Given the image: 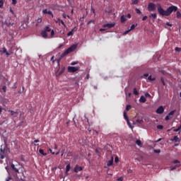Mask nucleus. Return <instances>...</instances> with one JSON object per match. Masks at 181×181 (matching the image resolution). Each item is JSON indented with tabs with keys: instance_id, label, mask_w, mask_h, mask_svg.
<instances>
[{
	"instance_id": "nucleus-54",
	"label": "nucleus",
	"mask_w": 181,
	"mask_h": 181,
	"mask_svg": "<svg viewBox=\"0 0 181 181\" xmlns=\"http://www.w3.org/2000/svg\"><path fill=\"white\" fill-rule=\"evenodd\" d=\"M126 18H128V19H131V14L128 13L127 16H125Z\"/></svg>"
},
{
	"instance_id": "nucleus-29",
	"label": "nucleus",
	"mask_w": 181,
	"mask_h": 181,
	"mask_svg": "<svg viewBox=\"0 0 181 181\" xmlns=\"http://www.w3.org/2000/svg\"><path fill=\"white\" fill-rule=\"evenodd\" d=\"M6 181H13V179L12 178V176L10 175L6 178Z\"/></svg>"
},
{
	"instance_id": "nucleus-2",
	"label": "nucleus",
	"mask_w": 181,
	"mask_h": 181,
	"mask_svg": "<svg viewBox=\"0 0 181 181\" xmlns=\"http://www.w3.org/2000/svg\"><path fill=\"white\" fill-rule=\"evenodd\" d=\"M76 49H77V45H73L70 47H69L66 50L64 51V53H62L61 54V56L59 57V58L57 60L58 63L60 62V60H62V59H63L64 57H66V56H67V54L71 53V52H74V50H76Z\"/></svg>"
},
{
	"instance_id": "nucleus-31",
	"label": "nucleus",
	"mask_w": 181,
	"mask_h": 181,
	"mask_svg": "<svg viewBox=\"0 0 181 181\" xmlns=\"http://www.w3.org/2000/svg\"><path fill=\"white\" fill-rule=\"evenodd\" d=\"M45 32H52V29H50V28L49 26H47L45 28V30H44Z\"/></svg>"
},
{
	"instance_id": "nucleus-25",
	"label": "nucleus",
	"mask_w": 181,
	"mask_h": 181,
	"mask_svg": "<svg viewBox=\"0 0 181 181\" xmlns=\"http://www.w3.org/2000/svg\"><path fill=\"white\" fill-rule=\"evenodd\" d=\"M176 18L177 19H180L181 18V13H180V11H177Z\"/></svg>"
},
{
	"instance_id": "nucleus-48",
	"label": "nucleus",
	"mask_w": 181,
	"mask_h": 181,
	"mask_svg": "<svg viewBox=\"0 0 181 181\" xmlns=\"http://www.w3.org/2000/svg\"><path fill=\"white\" fill-rule=\"evenodd\" d=\"M175 52H180L181 48L177 47H175Z\"/></svg>"
},
{
	"instance_id": "nucleus-22",
	"label": "nucleus",
	"mask_w": 181,
	"mask_h": 181,
	"mask_svg": "<svg viewBox=\"0 0 181 181\" xmlns=\"http://www.w3.org/2000/svg\"><path fill=\"white\" fill-rule=\"evenodd\" d=\"M136 122H137V124H144V119L142 117L139 118L136 120Z\"/></svg>"
},
{
	"instance_id": "nucleus-32",
	"label": "nucleus",
	"mask_w": 181,
	"mask_h": 181,
	"mask_svg": "<svg viewBox=\"0 0 181 181\" xmlns=\"http://www.w3.org/2000/svg\"><path fill=\"white\" fill-rule=\"evenodd\" d=\"M115 163H118V162H119V158H118V156H115Z\"/></svg>"
},
{
	"instance_id": "nucleus-35",
	"label": "nucleus",
	"mask_w": 181,
	"mask_h": 181,
	"mask_svg": "<svg viewBox=\"0 0 181 181\" xmlns=\"http://www.w3.org/2000/svg\"><path fill=\"white\" fill-rule=\"evenodd\" d=\"M177 168H179V165H176L175 166L171 167L170 170H175Z\"/></svg>"
},
{
	"instance_id": "nucleus-33",
	"label": "nucleus",
	"mask_w": 181,
	"mask_h": 181,
	"mask_svg": "<svg viewBox=\"0 0 181 181\" xmlns=\"http://www.w3.org/2000/svg\"><path fill=\"white\" fill-rule=\"evenodd\" d=\"M58 21L61 22L62 25H63V26L66 27V24L64 23V21H63V20H61L60 18H58Z\"/></svg>"
},
{
	"instance_id": "nucleus-18",
	"label": "nucleus",
	"mask_w": 181,
	"mask_h": 181,
	"mask_svg": "<svg viewBox=\"0 0 181 181\" xmlns=\"http://www.w3.org/2000/svg\"><path fill=\"white\" fill-rule=\"evenodd\" d=\"M70 169H71V167L70 166V164H68L66 167V175H69V172H70Z\"/></svg>"
},
{
	"instance_id": "nucleus-62",
	"label": "nucleus",
	"mask_w": 181,
	"mask_h": 181,
	"mask_svg": "<svg viewBox=\"0 0 181 181\" xmlns=\"http://www.w3.org/2000/svg\"><path fill=\"white\" fill-rule=\"evenodd\" d=\"M54 30H52L51 31V36H54Z\"/></svg>"
},
{
	"instance_id": "nucleus-58",
	"label": "nucleus",
	"mask_w": 181,
	"mask_h": 181,
	"mask_svg": "<svg viewBox=\"0 0 181 181\" xmlns=\"http://www.w3.org/2000/svg\"><path fill=\"white\" fill-rule=\"evenodd\" d=\"M37 142H40V139H37V140H35L33 141L34 144H37Z\"/></svg>"
},
{
	"instance_id": "nucleus-10",
	"label": "nucleus",
	"mask_w": 181,
	"mask_h": 181,
	"mask_svg": "<svg viewBox=\"0 0 181 181\" xmlns=\"http://www.w3.org/2000/svg\"><path fill=\"white\" fill-rule=\"evenodd\" d=\"M81 170H83V167L78 165L74 167V172H75V173H78V172H81Z\"/></svg>"
},
{
	"instance_id": "nucleus-55",
	"label": "nucleus",
	"mask_w": 181,
	"mask_h": 181,
	"mask_svg": "<svg viewBox=\"0 0 181 181\" xmlns=\"http://www.w3.org/2000/svg\"><path fill=\"white\" fill-rule=\"evenodd\" d=\"M148 19V16H144L142 18V21H146Z\"/></svg>"
},
{
	"instance_id": "nucleus-7",
	"label": "nucleus",
	"mask_w": 181,
	"mask_h": 181,
	"mask_svg": "<svg viewBox=\"0 0 181 181\" xmlns=\"http://www.w3.org/2000/svg\"><path fill=\"white\" fill-rule=\"evenodd\" d=\"M156 114H162L163 112H165V107L163 106H160L157 108L156 111Z\"/></svg>"
},
{
	"instance_id": "nucleus-61",
	"label": "nucleus",
	"mask_w": 181,
	"mask_h": 181,
	"mask_svg": "<svg viewBox=\"0 0 181 181\" xmlns=\"http://www.w3.org/2000/svg\"><path fill=\"white\" fill-rule=\"evenodd\" d=\"M85 118H86V122L88 123V124L89 127H90V122H88V118L86 117V116H85Z\"/></svg>"
},
{
	"instance_id": "nucleus-23",
	"label": "nucleus",
	"mask_w": 181,
	"mask_h": 181,
	"mask_svg": "<svg viewBox=\"0 0 181 181\" xmlns=\"http://www.w3.org/2000/svg\"><path fill=\"white\" fill-rule=\"evenodd\" d=\"M136 26H138V23L136 24H132V26L130 27V29H129L130 31L131 30H134V29H135V28H136Z\"/></svg>"
},
{
	"instance_id": "nucleus-3",
	"label": "nucleus",
	"mask_w": 181,
	"mask_h": 181,
	"mask_svg": "<svg viewBox=\"0 0 181 181\" xmlns=\"http://www.w3.org/2000/svg\"><path fill=\"white\" fill-rule=\"evenodd\" d=\"M10 151H9V148H8V145H5L4 148H2V146L1 147L0 149V156H1V159H4L5 156L4 155H5V153H9Z\"/></svg>"
},
{
	"instance_id": "nucleus-19",
	"label": "nucleus",
	"mask_w": 181,
	"mask_h": 181,
	"mask_svg": "<svg viewBox=\"0 0 181 181\" xmlns=\"http://www.w3.org/2000/svg\"><path fill=\"white\" fill-rule=\"evenodd\" d=\"M175 112H176V110H173L168 113V116L173 118V115H175Z\"/></svg>"
},
{
	"instance_id": "nucleus-47",
	"label": "nucleus",
	"mask_w": 181,
	"mask_h": 181,
	"mask_svg": "<svg viewBox=\"0 0 181 181\" xmlns=\"http://www.w3.org/2000/svg\"><path fill=\"white\" fill-rule=\"evenodd\" d=\"M154 153H160V149L154 150Z\"/></svg>"
},
{
	"instance_id": "nucleus-26",
	"label": "nucleus",
	"mask_w": 181,
	"mask_h": 181,
	"mask_svg": "<svg viewBox=\"0 0 181 181\" xmlns=\"http://www.w3.org/2000/svg\"><path fill=\"white\" fill-rule=\"evenodd\" d=\"M134 95H139V92H138V90H136V88H134Z\"/></svg>"
},
{
	"instance_id": "nucleus-11",
	"label": "nucleus",
	"mask_w": 181,
	"mask_h": 181,
	"mask_svg": "<svg viewBox=\"0 0 181 181\" xmlns=\"http://www.w3.org/2000/svg\"><path fill=\"white\" fill-rule=\"evenodd\" d=\"M170 141L173 142H180V139L177 136H173L172 139H170Z\"/></svg>"
},
{
	"instance_id": "nucleus-56",
	"label": "nucleus",
	"mask_w": 181,
	"mask_h": 181,
	"mask_svg": "<svg viewBox=\"0 0 181 181\" xmlns=\"http://www.w3.org/2000/svg\"><path fill=\"white\" fill-rule=\"evenodd\" d=\"M179 131L180 130L179 129V127H177V129L173 130V132H179Z\"/></svg>"
},
{
	"instance_id": "nucleus-59",
	"label": "nucleus",
	"mask_w": 181,
	"mask_h": 181,
	"mask_svg": "<svg viewBox=\"0 0 181 181\" xmlns=\"http://www.w3.org/2000/svg\"><path fill=\"white\" fill-rule=\"evenodd\" d=\"M62 16L64 19H66V18H67V15H66V13H64L62 14Z\"/></svg>"
},
{
	"instance_id": "nucleus-46",
	"label": "nucleus",
	"mask_w": 181,
	"mask_h": 181,
	"mask_svg": "<svg viewBox=\"0 0 181 181\" xmlns=\"http://www.w3.org/2000/svg\"><path fill=\"white\" fill-rule=\"evenodd\" d=\"M78 64V62H71V66H76V64Z\"/></svg>"
},
{
	"instance_id": "nucleus-53",
	"label": "nucleus",
	"mask_w": 181,
	"mask_h": 181,
	"mask_svg": "<svg viewBox=\"0 0 181 181\" xmlns=\"http://www.w3.org/2000/svg\"><path fill=\"white\" fill-rule=\"evenodd\" d=\"M2 50H3V53H5V54L8 52L6 50V48H5V47H3Z\"/></svg>"
},
{
	"instance_id": "nucleus-21",
	"label": "nucleus",
	"mask_w": 181,
	"mask_h": 181,
	"mask_svg": "<svg viewBox=\"0 0 181 181\" xmlns=\"http://www.w3.org/2000/svg\"><path fill=\"white\" fill-rule=\"evenodd\" d=\"M39 152L41 155H42V156H46L47 155V153H45V151L42 148L39 149Z\"/></svg>"
},
{
	"instance_id": "nucleus-39",
	"label": "nucleus",
	"mask_w": 181,
	"mask_h": 181,
	"mask_svg": "<svg viewBox=\"0 0 181 181\" xmlns=\"http://www.w3.org/2000/svg\"><path fill=\"white\" fill-rule=\"evenodd\" d=\"M149 74H144L143 76H141V78H144V77H148Z\"/></svg>"
},
{
	"instance_id": "nucleus-50",
	"label": "nucleus",
	"mask_w": 181,
	"mask_h": 181,
	"mask_svg": "<svg viewBox=\"0 0 181 181\" xmlns=\"http://www.w3.org/2000/svg\"><path fill=\"white\" fill-rule=\"evenodd\" d=\"M9 112H11V115H13L16 114V112H14L13 110H9Z\"/></svg>"
},
{
	"instance_id": "nucleus-57",
	"label": "nucleus",
	"mask_w": 181,
	"mask_h": 181,
	"mask_svg": "<svg viewBox=\"0 0 181 181\" xmlns=\"http://www.w3.org/2000/svg\"><path fill=\"white\" fill-rule=\"evenodd\" d=\"M12 4H13V5H16V4H17L16 0H12Z\"/></svg>"
},
{
	"instance_id": "nucleus-43",
	"label": "nucleus",
	"mask_w": 181,
	"mask_h": 181,
	"mask_svg": "<svg viewBox=\"0 0 181 181\" xmlns=\"http://www.w3.org/2000/svg\"><path fill=\"white\" fill-rule=\"evenodd\" d=\"M129 32H131V30H127L123 33V35H128V33H129Z\"/></svg>"
},
{
	"instance_id": "nucleus-41",
	"label": "nucleus",
	"mask_w": 181,
	"mask_h": 181,
	"mask_svg": "<svg viewBox=\"0 0 181 181\" xmlns=\"http://www.w3.org/2000/svg\"><path fill=\"white\" fill-rule=\"evenodd\" d=\"M157 129H163V127L160 124L157 126Z\"/></svg>"
},
{
	"instance_id": "nucleus-36",
	"label": "nucleus",
	"mask_w": 181,
	"mask_h": 181,
	"mask_svg": "<svg viewBox=\"0 0 181 181\" xmlns=\"http://www.w3.org/2000/svg\"><path fill=\"white\" fill-rule=\"evenodd\" d=\"M136 13L138 14H141L142 13V12H141V10H139V8H135Z\"/></svg>"
},
{
	"instance_id": "nucleus-37",
	"label": "nucleus",
	"mask_w": 181,
	"mask_h": 181,
	"mask_svg": "<svg viewBox=\"0 0 181 181\" xmlns=\"http://www.w3.org/2000/svg\"><path fill=\"white\" fill-rule=\"evenodd\" d=\"M138 0H132V4H134V5H138Z\"/></svg>"
},
{
	"instance_id": "nucleus-24",
	"label": "nucleus",
	"mask_w": 181,
	"mask_h": 181,
	"mask_svg": "<svg viewBox=\"0 0 181 181\" xmlns=\"http://www.w3.org/2000/svg\"><path fill=\"white\" fill-rule=\"evenodd\" d=\"M148 80H149V81H155L156 80V78H152V76H148Z\"/></svg>"
},
{
	"instance_id": "nucleus-40",
	"label": "nucleus",
	"mask_w": 181,
	"mask_h": 181,
	"mask_svg": "<svg viewBox=\"0 0 181 181\" xmlns=\"http://www.w3.org/2000/svg\"><path fill=\"white\" fill-rule=\"evenodd\" d=\"M127 121V125H129V127H130V128H132V124H131V122H129V120H126Z\"/></svg>"
},
{
	"instance_id": "nucleus-45",
	"label": "nucleus",
	"mask_w": 181,
	"mask_h": 181,
	"mask_svg": "<svg viewBox=\"0 0 181 181\" xmlns=\"http://www.w3.org/2000/svg\"><path fill=\"white\" fill-rule=\"evenodd\" d=\"M2 90H4V93H6V86H4L2 87Z\"/></svg>"
},
{
	"instance_id": "nucleus-1",
	"label": "nucleus",
	"mask_w": 181,
	"mask_h": 181,
	"mask_svg": "<svg viewBox=\"0 0 181 181\" xmlns=\"http://www.w3.org/2000/svg\"><path fill=\"white\" fill-rule=\"evenodd\" d=\"M158 12L161 16H169L172 13V12H176L177 11V6H171L167 8L166 11L163 9L162 6L160 4H158Z\"/></svg>"
},
{
	"instance_id": "nucleus-64",
	"label": "nucleus",
	"mask_w": 181,
	"mask_h": 181,
	"mask_svg": "<svg viewBox=\"0 0 181 181\" xmlns=\"http://www.w3.org/2000/svg\"><path fill=\"white\" fill-rule=\"evenodd\" d=\"M166 25H167V26H172V24H170V23H166Z\"/></svg>"
},
{
	"instance_id": "nucleus-16",
	"label": "nucleus",
	"mask_w": 181,
	"mask_h": 181,
	"mask_svg": "<svg viewBox=\"0 0 181 181\" xmlns=\"http://www.w3.org/2000/svg\"><path fill=\"white\" fill-rule=\"evenodd\" d=\"M41 36H42L44 39H46L47 37V33L45 30H42L41 32Z\"/></svg>"
},
{
	"instance_id": "nucleus-38",
	"label": "nucleus",
	"mask_w": 181,
	"mask_h": 181,
	"mask_svg": "<svg viewBox=\"0 0 181 181\" xmlns=\"http://www.w3.org/2000/svg\"><path fill=\"white\" fill-rule=\"evenodd\" d=\"M160 81H161L163 86H166V83H165V81L163 80V78H160Z\"/></svg>"
},
{
	"instance_id": "nucleus-27",
	"label": "nucleus",
	"mask_w": 181,
	"mask_h": 181,
	"mask_svg": "<svg viewBox=\"0 0 181 181\" xmlns=\"http://www.w3.org/2000/svg\"><path fill=\"white\" fill-rule=\"evenodd\" d=\"M136 145H138V146H142V141H141V140H136Z\"/></svg>"
},
{
	"instance_id": "nucleus-63",
	"label": "nucleus",
	"mask_w": 181,
	"mask_h": 181,
	"mask_svg": "<svg viewBox=\"0 0 181 181\" xmlns=\"http://www.w3.org/2000/svg\"><path fill=\"white\" fill-rule=\"evenodd\" d=\"M49 151L50 152V153H52V155H54V152H52V149L49 148Z\"/></svg>"
},
{
	"instance_id": "nucleus-8",
	"label": "nucleus",
	"mask_w": 181,
	"mask_h": 181,
	"mask_svg": "<svg viewBox=\"0 0 181 181\" xmlns=\"http://www.w3.org/2000/svg\"><path fill=\"white\" fill-rule=\"evenodd\" d=\"M115 26V23H106L103 25V28H107V29H111Z\"/></svg>"
},
{
	"instance_id": "nucleus-51",
	"label": "nucleus",
	"mask_w": 181,
	"mask_h": 181,
	"mask_svg": "<svg viewBox=\"0 0 181 181\" xmlns=\"http://www.w3.org/2000/svg\"><path fill=\"white\" fill-rule=\"evenodd\" d=\"M117 181H123L124 180V177H120L119 178L117 179Z\"/></svg>"
},
{
	"instance_id": "nucleus-20",
	"label": "nucleus",
	"mask_w": 181,
	"mask_h": 181,
	"mask_svg": "<svg viewBox=\"0 0 181 181\" xmlns=\"http://www.w3.org/2000/svg\"><path fill=\"white\" fill-rule=\"evenodd\" d=\"M139 101L140 103H146V98H145V96L142 95L141 96Z\"/></svg>"
},
{
	"instance_id": "nucleus-6",
	"label": "nucleus",
	"mask_w": 181,
	"mask_h": 181,
	"mask_svg": "<svg viewBox=\"0 0 181 181\" xmlns=\"http://www.w3.org/2000/svg\"><path fill=\"white\" fill-rule=\"evenodd\" d=\"M78 69L77 66H69L68 71L69 73H76V71H78Z\"/></svg>"
},
{
	"instance_id": "nucleus-14",
	"label": "nucleus",
	"mask_w": 181,
	"mask_h": 181,
	"mask_svg": "<svg viewBox=\"0 0 181 181\" xmlns=\"http://www.w3.org/2000/svg\"><path fill=\"white\" fill-rule=\"evenodd\" d=\"M64 70H66V67L62 66L61 67V71L57 74V76H62V74H63V73H64Z\"/></svg>"
},
{
	"instance_id": "nucleus-12",
	"label": "nucleus",
	"mask_w": 181,
	"mask_h": 181,
	"mask_svg": "<svg viewBox=\"0 0 181 181\" xmlns=\"http://www.w3.org/2000/svg\"><path fill=\"white\" fill-rule=\"evenodd\" d=\"M6 25H7V26H13V25H15V23L12 21H11V20L7 19L6 21Z\"/></svg>"
},
{
	"instance_id": "nucleus-15",
	"label": "nucleus",
	"mask_w": 181,
	"mask_h": 181,
	"mask_svg": "<svg viewBox=\"0 0 181 181\" xmlns=\"http://www.w3.org/2000/svg\"><path fill=\"white\" fill-rule=\"evenodd\" d=\"M113 163H114V157H112L111 160L107 162V166H112Z\"/></svg>"
},
{
	"instance_id": "nucleus-44",
	"label": "nucleus",
	"mask_w": 181,
	"mask_h": 181,
	"mask_svg": "<svg viewBox=\"0 0 181 181\" xmlns=\"http://www.w3.org/2000/svg\"><path fill=\"white\" fill-rule=\"evenodd\" d=\"M173 163H174V164L180 163V161H179L178 160H175L173 161Z\"/></svg>"
},
{
	"instance_id": "nucleus-4",
	"label": "nucleus",
	"mask_w": 181,
	"mask_h": 181,
	"mask_svg": "<svg viewBox=\"0 0 181 181\" xmlns=\"http://www.w3.org/2000/svg\"><path fill=\"white\" fill-rule=\"evenodd\" d=\"M11 170L14 172L13 176L15 177H18V173H19V169H18V168H16V166L14 165L13 163L11 164Z\"/></svg>"
},
{
	"instance_id": "nucleus-42",
	"label": "nucleus",
	"mask_w": 181,
	"mask_h": 181,
	"mask_svg": "<svg viewBox=\"0 0 181 181\" xmlns=\"http://www.w3.org/2000/svg\"><path fill=\"white\" fill-rule=\"evenodd\" d=\"M4 6V0H0V8Z\"/></svg>"
},
{
	"instance_id": "nucleus-5",
	"label": "nucleus",
	"mask_w": 181,
	"mask_h": 181,
	"mask_svg": "<svg viewBox=\"0 0 181 181\" xmlns=\"http://www.w3.org/2000/svg\"><path fill=\"white\" fill-rule=\"evenodd\" d=\"M148 11L149 12H155V11H156V5L153 3H149L148 5Z\"/></svg>"
},
{
	"instance_id": "nucleus-34",
	"label": "nucleus",
	"mask_w": 181,
	"mask_h": 181,
	"mask_svg": "<svg viewBox=\"0 0 181 181\" xmlns=\"http://www.w3.org/2000/svg\"><path fill=\"white\" fill-rule=\"evenodd\" d=\"M132 107L130 105H127L126 106V111H129V110H131Z\"/></svg>"
},
{
	"instance_id": "nucleus-30",
	"label": "nucleus",
	"mask_w": 181,
	"mask_h": 181,
	"mask_svg": "<svg viewBox=\"0 0 181 181\" xmlns=\"http://www.w3.org/2000/svg\"><path fill=\"white\" fill-rule=\"evenodd\" d=\"M156 13H151L150 16H149V18H153V19H155L156 18Z\"/></svg>"
},
{
	"instance_id": "nucleus-60",
	"label": "nucleus",
	"mask_w": 181,
	"mask_h": 181,
	"mask_svg": "<svg viewBox=\"0 0 181 181\" xmlns=\"http://www.w3.org/2000/svg\"><path fill=\"white\" fill-rule=\"evenodd\" d=\"M61 153V156H63V155H64V149L62 150Z\"/></svg>"
},
{
	"instance_id": "nucleus-52",
	"label": "nucleus",
	"mask_w": 181,
	"mask_h": 181,
	"mask_svg": "<svg viewBox=\"0 0 181 181\" xmlns=\"http://www.w3.org/2000/svg\"><path fill=\"white\" fill-rule=\"evenodd\" d=\"M171 118L168 116V115H167L166 117H165V121H169V119H170Z\"/></svg>"
},
{
	"instance_id": "nucleus-13",
	"label": "nucleus",
	"mask_w": 181,
	"mask_h": 181,
	"mask_svg": "<svg viewBox=\"0 0 181 181\" xmlns=\"http://www.w3.org/2000/svg\"><path fill=\"white\" fill-rule=\"evenodd\" d=\"M128 19L127 18V16L124 15H122L120 18V21L122 23H124V22H127Z\"/></svg>"
},
{
	"instance_id": "nucleus-17",
	"label": "nucleus",
	"mask_w": 181,
	"mask_h": 181,
	"mask_svg": "<svg viewBox=\"0 0 181 181\" xmlns=\"http://www.w3.org/2000/svg\"><path fill=\"white\" fill-rule=\"evenodd\" d=\"M75 30H76V27L67 33V36H73V35H74Z\"/></svg>"
},
{
	"instance_id": "nucleus-49",
	"label": "nucleus",
	"mask_w": 181,
	"mask_h": 181,
	"mask_svg": "<svg viewBox=\"0 0 181 181\" xmlns=\"http://www.w3.org/2000/svg\"><path fill=\"white\" fill-rule=\"evenodd\" d=\"M37 23H40L42 22V18H38L37 19Z\"/></svg>"
},
{
	"instance_id": "nucleus-9",
	"label": "nucleus",
	"mask_w": 181,
	"mask_h": 181,
	"mask_svg": "<svg viewBox=\"0 0 181 181\" xmlns=\"http://www.w3.org/2000/svg\"><path fill=\"white\" fill-rule=\"evenodd\" d=\"M42 13H44V15H50L52 16V18H54V15L53 13L51 11H47V9H44L42 11Z\"/></svg>"
},
{
	"instance_id": "nucleus-28",
	"label": "nucleus",
	"mask_w": 181,
	"mask_h": 181,
	"mask_svg": "<svg viewBox=\"0 0 181 181\" xmlns=\"http://www.w3.org/2000/svg\"><path fill=\"white\" fill-rule=\"evenodd\" d=\"M124 118L126 121L129 120L128 115H127V112H124Z\"/></svg>"
}]
</instances>
